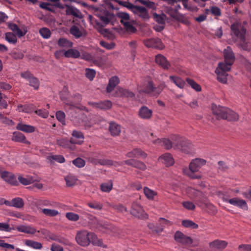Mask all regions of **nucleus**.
Segmentation results:
<instances>
[{"instance_id": "79ce46f5", "label": "nucleus", "mask_w": 251, "mask_h": 251, "mask_svg": "<svg viewBox=\"0 0 251 251\" xmlns=\"http://www.w3.org/2000/svg\"><path fill=\"white\" fill-rule=\"evenodd\" d=\"M25 244L27 246L32 247L35 249H40L42 248V245L40 243L32 240H26L25 242Z\"/></svg>"}, {"instance_id": "4468645a", "label": "nucleus", "mask_w": 251, "mask_h": 251, "mask_svg": "<svg viewBox=\"0 0 251 251\" xmlns=\"http://www.w3.org/2000/svg\"><path fill=\"white\" fill-rule=\"evenodd\" d=\"M156 63L164 70H168L171 66L170 63L164 55L158 54L155 56Z\"/></svg>"}, {"instance_id": "a878e982", "label": "nucleus", "mask_w": 251, "mask_h": 251, "mask_svg": "<svg viewBox=\"0 0 251 251\" xmlns=\"http://www.w3.org/2000/svg\"><path fill=\"white\" fill-rule=\"evenodd\" d=\"M119 82L120 80L117 76L111 77L109 80V82L106 87L107 92H111Z\"/></svg>"}, {"instance_id": "39448f33", "label": "nucleus", "mask_w": 251, "mask_h": 251, "mask_svg": "<svg viewBox=\"0 0 251 251\" xmlns=\"http://www.w3.org/2000/svg\"><path fill=\"white\" fill-rule=\"evenodd\" d=\"M173 141L174 148L188 153L192 148L191 143L188 140L177 135H173L171 137Z\"/></svg>"}, {"instance_id": "ea45409f", "label": "nucleus", "mask_w": 251, "mask_h": 251, "mask_svg": "<svg viewBox=\"0 0 251 251\" xmlns=\"http://www.w3.org/2000/svg\"><path fill=\"white\" fill-rule=\"evenodd\" d=\"M160 226L155 227L154 229H153V232H155L157 233L162 232L163 230L164 226L163 225H167L169 223V221L163 218H160L159 219Z\"/></svg>"}, {"instance_id": "a19ab883", "label": "nucleus", "mask_w": 251, "mask_h": 251, "mask_svg": "<svg viewBox=\"0 0 251 251\" xmlns=\"http://www.w3.org/2000/svg\"><path fill=\"white\" fill-rule=\"evenodd\" d=\"M12 205L13 207L21 208L24 206V202L22 198L18 197L12 199Z\"/></svg>"}, {"instance_id": "774afa93", "label": "nucleus", "mask_w": 251, "mask_h": 251, "mask_svg": "<svg viewBox=\"0 0 251 251\" xmlns=\"http://www.w3.org/2000/svg\"><path fill=\"white\" fill-rule=\"evenodd\" d=\"M56 117L57 119L63 124L65 122V113L62 111H57L56 112Z\"/></svg>"}, {"instance_id": "9b49d317", "label": "nucleus", "mask_w": 251, "mask_h": 251, "mask_svg": "<svg viewBox=\"0 0 251 251\" xmlns=\"http://www.w3.org/2000/svg\"><path fill=\"white\" fill-rule=\"evenodd\" d=\"M22 77L27 80L29 81L30 86L34 87L36 90L38 89L39 86V81L38 79L34 77L33 75L29 71L23 72L21 74Z\"/></svg>"}, {"instance_id": "de8ad7c7", "label": "nucleus", "mask_w": 251, "mask_h": 251, "mask_svg": "<svg viewBox=\"0 0 251 251\" xmlns=\"http://www.w3.org/2000/svg\"><path fill=\"white\" fill-rule=\"evenodd\" d=\"M71 101L73 102V105H69V108L72 109L74 107L78 108V107L76 105L78 102H79L81 100V97L80 95L79 94H75L74 97H72V99H71Z\"/></svg>"}, {"instance_id": "5fc2aeb1", "label": "nucleus", "mask_w": 251, "mask_h": 251, "mask_svg": "<svg viewBox=\"0 0 251 251\" xmlns=\"http://www.w3.org/2000/svg\"><path fill=\"white\" fill-rule=\"evenodd\" d=\"M42 212L47 216L53 217L58 214V212L55 210L44 208L42 210Z\"/></svg>"}, {"instance_id": "4c0bfd02", "label": "nucleus", "mask_w": 251, "mask_h": 251, "mask_svg": "<svg viewBox=\"0 0 251 251\" xmlns=\"http://www.w3.org/2000/svg\"><path fill=\"white\" fill-rule=\"evenodd\" d=\"M186 81L189 84V85L196 91L200 92L201 90V86L196 82H195L193 79L187 78L186 79Z\"/></svg>"}, {"instance_id": "2eb2a0df", "label": "nucleus", "mask_w": 251, "mask_h": 251, "mask_svg": "<svg viewBox=\"0 0 251 251\" xmlns=\"http://www.w3.org/2000/svg\"><path fill=\"white\" fill-rule=\"evenodd\" d=\"M223 200L225 201L228 202L232 205L239 207L241 208H244L246 210L248 209V206L245 201L240 200L238 198H235L231 199H227L223 198Z\"/></svg>"}, {"instance_id": "393cba45", "label": "nucleus", "mask_w": 251, "mask_h": 251, "mask_svg": "<svg viewBox=\"0 0 251 251\" xmlns=\"http://www.w3.org/2000/svg\"><path fill=\"white\" fill-rule=\"evenodd\" d=\"M66 13L68 15H72L77 18H79L81 15V12L76 8L74 6L66 4Z\"/></svg>"}, {"instance_id": "864d4df0", "label": "nucleus", "mask_w": 251, "mask_h": 251, "mask_svg": "<svg viewBox=\"0 0 251 251\" xmlns=\"http://www.w3.org/2000/svg\"><path fill=\"white\" fill-rule=\"evenodd\" d=\"M138 115L142 119H148L151 117L152 111H139Z\"/></svg>"}, {"instance_id": "37998d69", "label": "nucleus", "mask_w": 251, "mask_h": 251, "mask_svg": "<svg viewBox=\"0 0 251 251\" xmlns=\"http://www.w3.org/2000/svg\"><path fill=\"white\" fill-rule=\"evenodd\" d=\"M5 40L9 43L12 44H15L17 42L15 35L12 32H7L5 33Z\"/></svg>"}, {"instance_id": "f704fd0d", "label": "nucleus", "mask_w": 251, "mask_h": 251, "mask_svg": "<svg viewBox=\"0 0 251 251\" xmlns=\"http://www.w3.org/2000/svg\"><path fill=\"white\" fill-rule=\"evenodd\" d=\"M153 143H161V145L164 146L165 148L167 150L171 149L173 147V145L174 146L173 141L172 140L171 141L170 140L166 138H164L162 140L159 139H157V140L154 141Z\"/></svg>"}, {"instance_id": "603ef678", "label": "nucleus", "mask_w": 251, "mask_h": 251, "mask_svg": "<svg viewBox=\"0 0 251 251\" xmlns=\"http://www.w3.org/2000/svg\"><path fill=\"white\" fill-rule=\"evenodd\" d=\"M123 25L128 32L135 33L137 30L136 28L128 21L124 23Z\"/></svg>"}, {"instance_id": "bb28decb", "label": "nucleus", "mask_w": 251, "mask_h": 251, "mask_svg": "<svg viewBox=\"0 0 251 251\" xmlns=\"http://www.w3.org/2000/svg\"><path fill=\"white\" fill-rule=\"evenodd\" d=\"M209 245L211 248L223 250L226 247L227 242L225 241L216 240L210 242Z\"/></svg>"}, {"instance_id": "13d9d810", "label": "nucleus", "mask_w": 251, "mask_h": 251, "mask_svg": "<svg viewBox=\"0 0 251 251\" xmlns=\"http://www.w3.org/2000/svg\"><path fill=\"white\" fill-rule=\"evenodd\" d=\"M0 247L3 248L5 251L13 250L15 248L14 245L5 243L2 240H0Z\"/></svg>"}, {"instance_id": "0e129e2a", "label": "nucleus", "mask_w": 251, "mask_h": 251, "mask_svg": "<svg viewBox=\"0 0 251 251\" xmlns=\"http://www.w3.org/2000/svg\"><path fill=\"white\" fill-rule=\"evenodd\" d=\"M144 194L146 195V196L148 199H153L154 196L155 195V193L153 191L149 189L147 187L144 188Z\"/></svg>"}, {"instance_id": "1a4fd4ad", "label": "nucleus", "mask_w": 251, "mask_h": 251, "mask_svg": "<svg viewBox=\"0 0 251 251\" xmlns=\"http://www.w3.org/2000/svg\"><path fill=\"white\" fill-rule=\"evenodd\" d=\"M130 213L138 219L144 220L148 218V215L145 212L142 207L136 202L132 203Z\"/></svg>"}, {"instance_id": "58836bf2", "label": "nucleus", "mask_w": 251, "mask_h": 251, "mask_svg": "<svg viewBox=\"0 0 251 251\" xmlns=\"http://www.w3.org/2000/svg\"><path fill=\"white\" fill-rule=\"evenodd\" d=\"M181 224L183 226L185 227L190 228L192 229H197L199 227L198 224L189 220H183L182 221Z\"/></svg>"}, {"instance_id": "2f4dec72", "label": "nucleus", "mask_w": 251, "mask_h": 251, "mask_svg": "<svg viewBox=\"0 0 251 251\" xmlns=\"http://www.w3.org/2000/svg\"><path fill=\"white\" fill-rule=\"evenodd\" d=\"M169 78L179 88L182 89L184 88L185 82L180 77L174 75H170Z\"/></svg>"}, {"instance_id": "338daca9", "label": "nucleus", "mask_w": 251, "mask_h": 251, "mask_svg": "<svg viewBox=\"0 0 251 251\" xmlns=\"http://www.w3.org/2000/svg\"><path fill=\"white\" fill-rule=\"evenodd\" d=\"M210 12L212 15L215 16H220L222 14L221 9L217 6H211Z\"/></svg>"}, {"instance_id": "c756f323", "label": "nucleus", "mask_w": 251, "mask_h": 251, "mask_svg": "<svg viewBox=\"0 0 251 251\" xmlns=\"http://www.w3.org/2000/svg\"><path fill=\"white\" fill-rule=\"evenodd\" d=\"M109 130L111 133V135L117 136L121 132L120 126L114 122H111L109 124Z\"/></svg>"}, {"instance_id": "5701e85b", "label": "nucleus", "mask_w": 251, "mask_h": 251, "mask_svg": "<svg viewBox=\"0 0 251 251\" xmlns=\"http://www.w3.org/2000/svg\"><path fill=\"white\" fill-rule=\"evenodd\" d=\"M49 238L50 240L56 241L63 245H69L70 244V242L68 240L59 234L50 233L49 235Z\"/></svg>"}, {"instance_id": "8fccbe9b", "label": "nucleus", "mask_w": 251, "mask_h": 251, "mask_svg": "<svg viewBox=\"0 0 251 251\" xmlns=\"http://www.w3.org/2000/svg\"><path fill=\"white\" fill-rule=\"evenodd\" d=\"M117 16L121 19L120 22L124 24V23L127 22L129 20V15L127 13L120 12L118 13Z\"/></svg>"}, {"instance_id": "9d476101", "label": "nucleus", "mask_w": 251, "mask_h": 251, "mask_svg": "<svg viewBox=\"0 0 251 251\" xmlns=\"http://www.w3.org/2000/svg\"><path fill=\"white\" fill-rule=\"evenodd\" d=\"M143 43L147 48H152L158 50H163L165 48L162 41L158 38L145 39L143 41Z\"/></svg>"}, {"instance_id": "f8f14e48", "label": "nucleus", "mask_w": 251, "mask_h": 251, "mask_svg": "<svg viewBox=\"0 0 251 251\" xmlns=\"http://www.w3.org/2000/svg\"><path fill=\"white\" fill-rule=\"evenodd\" d=\"M175 241L182 245H189L192 243V239L179 231H177L174 235Z\"/></svg>"}, {"instance_id": "a18cd8bd", "label": "nucleus", "mask_w": 251, "mask_h": 251, "mask_svg": "<svg viewBox=\"0 0 251 251\" xmlns=\"http://www.w3.org/2000/svg\"><path fill=\"white\" fill-rule=\"evenodd\" d=\"M19 181L24 185H27L33 182L34 180L32 177L24 178L22 176H19L18 177Z\"/></svg>"}, {"instance_id": "69168bd1", "label": "nucleus", "mask_w": 251, "mask_h": 251, "mask_svg": "<svg viewBox=\"0 0 251 251\" xmlns=\"http://www.w3.org/2000/svg\"><path fill=\"white\" fill-rule=\"evenodd\" d=\"M66 217L68 219L72 221H76L79 219L78 215L73 212L67 213Z\"/></svg>"}, {"instance_id": "f3484780", "label": "nucleus", "mask_w": 251, "mask_h": 251, "mask_svg": "<svg viewBox=\"0 0 251 251\" xmlns=\"http://www.w3.org/2000/svg\"><path fill=\"white\" fill-rule=\"evenodd\" d=\"M88 104L92 106V108L100 109L101 110H107L111 108L112 103L109 100H105L100 102H89Z\"/></svg>"}, {"instance_id": "473e14b6", "label": "nucleus", "mask_w": 251, "mask_h": 251, "mask_svg": "<svg viewBox=\"0 0 251 251\" xmlns=\"http://www.w3.org/2000/svg\"><path fill=\"white\" fill-rule=\"evenodd\" d=\"M17 129L27 133H32L35 131V127L32 126L19 123L17 125Z\"/></svg>"}, {"instance_id": "b1692460", "label": "nucleus", "mask_w": 251, "mask_h": 251, "mask_svg": "<svg viewBox=\"0 0 251 251\" xmlns=\"http://www.w3.org/2000/svg\"><path fill=\"white\" fill-rule=\"evenodd\" d=\"M133 13L144 19H147L149 18L147 9L142 6L136 5Z\"/></svg>"}, {"instance_id": "6e6d98bb", "label": "nucleus", "mask_w": 251, "mask_h": 251, "mask_svg": "<svg viewBox=\"0 0 251 251\" xmlns=\"http://www.w3.org/2000/svg\"><path fill=\"white\" fill-rule=\"evenodd\" d=\"M166 12L172 17L175 19H178V13L176 10L172 7H167Z\"/></svg>"}, {"instance_id": "c85d7f7f", "label": "nucleus", "mask_w": 251, "mask_h": 251, "mask_svg": "<svg viewBox=\"0 0 251 251\" xmlns=\"http://www.w3.org/2000/svg\"><path fill=\"white\" fill-rule=\"evenodd\" d=\"M13 141L18 142H22L25 144H29V142L26 140L24 135L20 132L15 131L13 132L12 138Z\"/></svg>"}, {"instance_id": "0eeeda50", "label": "nucleus", "mask_w": 251, "mask_h": 251, "mask_svg": "<svg viewBox=\"0 0 251 251\" xmlns=\"http://www.w3.org/2000/svg\"><path fill=\"white\" fill-rule=\"evenodd\" d=\"M213 115L217 120L224 119L228 121L237 120L238 114L234 111H213Z\"/></svg>"}, {"instance_id": "ddd939ff", "label": "nucleus", "mask_w": 251, "mask_h": 251, "mask_svg": "<svg viewBox=\"0 0 251 251\" xmlns=\"http://www.w3.org/2000/svg\"><path fill=\"white\" fill-rule=\"evenodd\" d=\"M1 177L10 185L17 186L18 182L16 180V176L11 172L3 171L1 173Z\"/></svg>"}, {"instance_id": "cd10ccee", "label": "nucleus", "mask_w": 251, "mask_h": 251, "mask_svg": "<svg viewBox=\"0 0 251 251\" xmlns=\"http://www.w3.org/2000/svg\"><path fill=\"white\" fill-rule=\"evenodd\" d=\"M64 55L67 58H78L80 56V53L76 49H69L65 50Z\"/></svg>"}, {"instance_id": "49530a36", "label": "nucleus", "mask_w": 251, "mask_h": 251, "mask_svg": "<svg viewBox=\"0 0 251 251\" xmlns=\"http://www.w3.org/2000/svg\"><path fill=\"white\" fill-rule=\"evenodd\" d=\"M112 182L110 180L108 183H102L100 185V189L104 192H109L112 189Z\"/></svg>"}, {"instance_id": "aec40b11", "label": "nucleus", "mask_w": 251, "mask_h": 251, "mask_svg": "<svg viewBox=\"0 0 251 251\" xmlns=\"http://www.w3.org/2000/svg\"><path fill=\"white\" fill-rule=\"evenodd\" d=\"M115 95L116 97L127 98L132 99L135 97V95L132 92L123 89L122 88H118L115 93Z\"/></svg>"}, {"instance_id": "c03bdc74", "label": "nucleus", "mask_w": 251, "mask_h": 251, "mask_svg": "<svg viewBox=\"0 0 251 251\" xmlns=\"http://www.w3.org/2000/svg\"><path fill=\"white\" fill-rule=\"evenodd\" d=\"M136 1L139 2L149 8L155 9L156 8L155 3L150 0H136Z\"/></svg>"}, {"instance_id": "72a5a7b5", "label": "nucleus", "mask_w": 251, "mask_h": 251, "mask_svg": "<svg viewBox=\"0 0 251 251\" xmlns=\"http://www.w3.org/2000/svg\"><path fill=\"white\" fill-rule=\"evenodd\" d=\"M160 158L163 160V162L167 166H172L174 163V159L170 153H165L161 156Z\"/></svg>"}, {"instance_id": "423d86ee", "label": "nucleus", "mask_w": 251, "mask_h": 251, "mask_svg": "<svg viewBox=\"0 0 251 251\" xmlns=\"http://www.w3.org/2000/svg\"><path fill=\"white\" fill-rule=\"evenodd\" d=\"M165 87L164 83H161L157 87H155L152 81H149L140 91L151 97H157Z\"/></svg>"}, {"instance_id": "3c124183", "label": "nucleus", "mask_w": 251, "mask_h": 251, "mask_svg": "<svg viewBox=\"0 0 251 251\" xmlns=\"http://www.w3.org/2000/svg\"><path fill=\"white\" fill-rule=\"evenodd\" d=\"M70 33L76 38H79L82 34L76 26L74 25L70 29Z\"/></svg>"}, {"instance_id": "6ab92c4d", "label": "nucleus", "mask_w": 251, "mask_h": 251, "mask_svg": "<svg viewBox=\"0 0 251 251\" xmlns=\"http://www.w3.org/2000/svg\"><path fill=\"white\" fill-rule=\"evenodd\" d=\"M147 156V154L144 151L138 148H135L126 154V157L131 158L139 157L145 158Z\"/></svg>"}, {"instance_id": "7ed1b4c3", "label": "nucleus", "mask_w": 251, "mask_h": 251, "mask_svg": "<svg viewBox=\"0 0 251 251\" xmlns=\"http://www.w3.org/2000/svg\"><path fill=\"white\" fill-rule=\"evenodd\" d=\"M206 161L203 159L195 158L191 161L189 164V169H183V173L192 179H200L201 178V175L200 174H195V173L199 172L200 169L204 165Z\"/></svg>"}, {"instance_id": "bf43d9fd", "label": "nucleus", "mask_w": 251, "mask_h": 251, "mask_svg": "<svg viewBox=\"0 0 251 251\" xmlns=\"http://www.w3.org/2000/svg\"><path fill=\"white\" fill-rule=\"evenodd\" d=\"M72 117L76 119L78 122L80 121H83L85 119V116L81 112L78 113L76 111H72Z\"/></svg>"}, {"instance_id": "dca6fc26", "label": "nucleus", "mask_w": 251, "mask_h": 251, "mask_svg": "<svg viewBox=\"0 0 251 251\" xmlns=\"http://www.w3.org/2000/svg\"><path fill=\"white\" fill-rule=\"evenodd\" d=\"M60 97L61 100L66 105H73V102L71 99H72V96H70L69 94L68 89L67 87H64L60 93Z\"/></svg>"}, {"instance_id": "e433bc0d", "label": "nucleus", "mask_w": 251, "mask_h": 251, "mask_svg": "<svg viewBox=\"0 0 251 251\" xmlns=\"http://www.w3.org/2000/svg\"><path fill=\"white\" fill-rule=\"evenodd\" d=\"M65 180L66 182L67 186L72 187L75 184L77 179L73 175L69 174L65 177Z\"/></svg>"}, {"instance_id": "f257e3e1", "label": "nucleus", "mask_w": 251, "mask_h": 251, "mask_svg": "<svg viewBox=\"0 0 251 251\" xmlns=\"http://www.w3.org/2000/svg\"><path fill=\"white\" fill-rule=\"evenodd\" d=\"M225 58L224 62H220L215 70V73L217 76L218 80L222 83H226L227 82V72L229 71L232 65L233 64L235 57L234 53L229 46H228L224 50Z\"/></svg>"}, {"instance_id": "c9c22d12", "label": "nucleus", "mask_w": 251, "mask_h": 251, "mask_svg": "<svg viewBox=\"0 0 251 251\" xmlns=\"http://www.w3.org/2000/svg\"><path fill=\"white\" fill-rule=\"evenodd\" d=\"M59 47L64 48H70L73 47V43L64 38H60L57 41Z\"/></svg>"}, {"instance_id": "680f3d73", "label": "nucleus", "mask_w": 251, "mask_h": 251, "mask_svg": "<svg viewBox=\"0 0 251 251\" xmlns=\"http://www.w3.org/2000/svg\"><path fill=\"white\" fill-rule=\"evenodd\" d=\"M133 167L141 170H145L146 169V166L143 162L136 159H134Z\"/></svg>"}, {"instance_id": "412c9836", "label": "nucleus", "mask_w": 251, "mask_h": 251, "mask_svg": "<svg viewBox=\"0 0 251 251\" xmlns=\"http://www.w3.org/2000/svg\"><path fill=\"white\" fill-rule=\"evenodd\" d=\"M72 136L71 139H73L74 142H72L73 144L75 146V144L81 145L83 142L84 139L83 133L77 130H74L72 132Z\"/></svg>"}, {"instance_id": "6e6552de", "label": "nucleus", "mask_w": 251, "mask_h": 251, "mask_svg": "<svg viewBox=\"0 0 251 251\" xmlns=\"http://www.w3.org/2000/svg\"><path fill=\"white\" fill-rule=\"evenodd\" d=\"M94 14L100 19L104 25H108L113 18V14L102 8H96Z\"/></svg>"}, {"instance_id": "4be33fe9", "label": "nucleus", "mask_w": 251, "mask_h": 251, "mask_svg": "<svg viewBox=\"0 0 251 251\" xmlns=\"http://www.w3.org/2000/svg\"><path fill=\"white\" fill-rule=\"evenodd\" d=\"M182 2V5H183L185 9L190 11H197L198 8L195 6H193L188 3L187 0H169V4H174L175 3L177 2Z\"/></svg>"}, {"instance_id": "7c9ffc66", "label": "nucleus", "mask_w": 251, "mask_h": 251, "mask_svg": "<svg viewBox=\"0 0 251 251\" xmlns=\"http://www.w3.org/2000/svg\"><path fill=\"white\" fill-rule=\"evenodd\" d=\"M15 229H16L19 232H24L28 234H33L36 232V229L29 226L22 225L16 227Z\"/></svg>"}, {"instance_id": "a211bd4d", "label": "nucleus", "mask_w": 251, "mask_h": 251, "mask_svg": "<svg viewBox=\"0 0 251 251\" xmlns=\"http://www.w3.org/2000/svg\"><path fill=\"white\" fill-rule=\"evenodd\" d=\"M73 142H74L73 139H70L69 140L66 138H61L56 140V144L64 148L69 149L73 151L75 149V146L73 144Z\"/></svg>"}, {"instance_id": "052dcab7", "label": "nucleus", "mask_w": 251, "mask_h": 251, "mask_svg": "<svg viewBox=\"0 0 251 251\" xmlns=\"http://www.w3.org/2000/svg\"><path fill=\"white\" fill-rule=\"evenodd\" d=\"M73 163L78 168H81L84 166L85 161L81 158L78 157L73 161Z\"/></svg>"}, {"instance_id": "4d7b16f0", "label": "nucleus", "mask_w": 251, "mask_h": 251, "mask_svg": "<svg viewBox=\"0 0 251 251\" xmlns=\"http://www.w3.org/2000/svg\"><path fill=\"white\" fill-rule=\"evenodd\" d=\"M94 163H99L102 165H113V162L108 159H96L94 161Z\"/></svg>"}, {"instance_id": "09e8293b", "label": "nucleus", "mask_w": 251, "mask_h": 251, "mask_svg": "<svg viewBox=\"0 0 251 251\" xmlns=\"http://www.w3.org/2000/svg\"><path fill=\"white\" fill-rule=\"evenodd\" d=\"M40 35L44 39H49L51 35V32L49 29L46 27L41 28L39 30Z\"/></svg>"}, {"instance_id": "f03ea898", "label": "nucleus", "mask_w": 251, "mask_h": 251, "mask_svg": "<svg viewBox=\"0 0 251 251\" xmlns=\"http://www.w3.org/2000/svg\"><path fill=\"white\" fill-rule=\"evenodd\" d=\"M75 240L78 244L83 247L87 246L91 243L95 246L107 248V246L103 244L102 240L99 239L93 232H88L87 231L78 232Z\"/></svg>"}, {"instance_id": "20e7f679", "label": "nucleus", "mask_w": 251, "mask_h": 251, "mask_svg": "<svg viewBox=\"0 0 251 251\" xmlns=\"http://www.w3.org/2000/svg\"><path fill=\"white\" fill-rule=\"evenodd\" d=\"M233 34L240 39L239 47L243 50L249 51L251 49V43L246 40V29L242 25L233 24L231 26Z\"/></svg>"}, {"instance_id": "e2e57ef3", "label": "nucleus", "mask_w": 251, "mask_h": 251, "mask_svg": "<svg viewBox=\"0 0 251 251\" xmlns=\"http://www.w3.org/2000/svg\"><path fill=\"white\" fill-rule=\"evenodd\" d=\"M96 72L91 69H86V76L90 80H92L95 77Z\"/></svg>"}]
</instances>
